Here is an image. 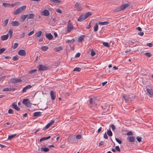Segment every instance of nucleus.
<instances>
[{"label":"nucleus","mask_w":153,"mask_h":153,"mask_svg":"<svg viewBox=\"0 0 153 153\" xmlns=\"http://www.w3.org/2000/svg\"><path fill=\"white\" fill-rule=\"evenodd\" d=\"M34 31L33 30L30 32L29 33H28V35L29 36H30L32 35L34 33Z\"/></svg>","instance_id":"54"},{"label":"nucleus","mask_w":153,"mask_h":153,"mask_svg":"<svg viewBox=\"0 0 153 153\" xmlns=\"http://www.w3.org/2000/svg\"><path fill=\"white\" fill-rule=\"evenodd\" d=\"M8 113L9 114H13V110L11 109H10L8 110Z\"/></svg>","instance_id":"47"},{"label":"nucleus","mask_w":153,"mask_h":153,"mask_svg":"<svg viewBox=\"0 0 153 153\" xmlns=\"http://www.w3.org/2000/svg\"><path fill=\"white\" fill-rule=\"evenodd\" d=\"M136 139H137V141H138V142H142V138L141 137L137 136L136 137Z\"/></svg>","instance_id":"38"},{"label":"nucleus","mask_w":153,"mask_h":153,"mask_svg":"<svg viewBox=\"0 0 153 153\" xmlns=\"http://www.w3.org/2000/svg\"><path fill=\"white\" fill-rule=\"evenodd\" d=\"M22 81V80L21 79L18 78H13L11 79V82L13 84L20 82H21Z\"/></svg>","instance_id":"10"},{"label":"nucleus","mask_w":153,"mask_h":153,"mask_svg":"<svg viewBox=\"0 0 153 153\" xmlns=\"http://www.w3.org/2000/svg\"><path fill=\"white\" fill-rule=\"evenodd\" d=\"M27 17V15H25L22 16L21 17V21L22 22H24L26 19Z\"/></svg>","instance_id":"25"},{"label":"nucleus","mask_w":153,"mask_h":153,"mask_svg":"<svg viewBox=\"0 0 153 153\" xmlns=\"http://www.w3.org/2000/svg\"><path fill=\"white\" fill-rule=\"evenodd\" d=\"M36 71V69H34V70H31L29 71V73L30 74H32L34 72H35V71Z\"/></svg>","instance_id":"50"},{"label":"nucleus","mask_w":153,"mask_h":153,"mask_svg":"<svg viewBox=\"0 0 153 153\" xmlns=\"http://www.w3.org/2000/svg\"><path fill=\"white\" fill-rule=\"evenodd\" d=\"M41 14L44 16H48L49 15L50 13L48 10H45L41 12Z\"/></svg>","instance_id":"12"},{"label":"nucleus","mask_w":153,"mask_h":153,"mask_svg":"<svg viewBox=\"0 0 153 153\" xmlns=\"http://www.w3.org/2000/svg\"><path fill=\"white\" fill-rule=\"evenodd\" d=\"M25 36V33L24 32L22 33L20 35V37L23 38Z\"/></svg>","instance_id":"53"},{"label":"nucleus","mask_w":153,"mask_h":153,"mask_svg":"<svg viewBox=\"0 0 153 153\" xmlns=\"http://www.w3.org/2000/svg\"><path fill=\"white\" fill-rule=\"evenodd\" d=\"M136 29L138 30L139 31H142V29L140 27H137L136 28Z\"/></svg>","instance_id":"64"},{"label":"nucleus","mask_w":153,"mask_h":153,"mask_svg":"<svg viewBox=\"0 0 153 153\" xmlns=\"http://www.w3.org/2000/svg\"><path fill=\"white\" fill-rule=\"evenodd\" d=\"M11 24L13 26H18L19 25V22L17 21H12Z\"/></svg>","instance_id":"18"},{"label":"nucleus","mask_w":153,"mask_h":153,"mask_svg":"<svg viewBox=\"0 0 153 153\" xmlns=\"http://www.w3.org/2000/svg\"><path fill=\"white\" fill-rule=\"evenodd\" d=\"M62 50V48L61 47L56 48H55V50L56 51H59Z\"/></svg>","instance_id":"35"},{"label":"nucleus","mask_w":153,"mask_h":153,"mask_svg":"<svg viewBox=\"0 0 153 153\" xmlns=\"http://www.w3.org/2000/svg\"><path fill=\"white\" fill-rule=\"evenodd\" d=\"M94 31L95 32H96L98 30V25L97 23L95 24V25L94 27Z\"/></svg>","instance_id":"31"},{"label":"nucleus","mask_w":153,"mask_h":153,"mask_svg":"<svg viewBox=\"0 0 153 153\" xmlns=\"http://www.w3.org/2000/svg\"><path fill=\"white\" fill-rule=\"evenodd\" d=\"M26 8V6L25 5L17 9L15 12L13 13L14 15H16L24 11Z\"/></svg>","instance_id":"4"},{"label":"nucleus","mask_w":153,"mask_h":153,"mask_svg":"<svg viewBox=\"0 0 153 153\" xmlns=\"http://www.w3.org/2000/svg\"><path fill=\"white\" fill-rule=\"evenodd\" d=\"M107 134L109 136H112V133L110 130H109L107 131Z\"/></svg>","instance_id":"33"},{"label":"nucleus","mask_w":153,"mask_h":153,"mask_svg":"<svg viewBox=\"0 0 153 153\" xmlns=\"http://www.w3.org/2000/svg\"><path fill=\"white\" fill-rule=\"evenodd\" d=\"M81 54L80 53H77L75 55V57H78L80 56Z\"/></svg>","instance_id":"57"},{"label":"nucleus","mask_w":153,"mask_h":153,"mask_svg":"<svg viewBox=\"0 0 153 153\" xmlns=\"http://www.w3.org/2000/svg\"><path fill=\"white\" fill-rule=\"evenodd\" d=\"M129 5L130 4L128 3L120 5V6H118L115 8V11L118 12L123 10L128 7Z\"/></svg>","instance_id":"3"},{"label":"nucleus","mask_w":153,"mask_h":153,"mask_svg":"<svg viewBox=\"0 0 153 153\" xmlns=\"http://www.w3.org/2000/svg\"><path fill=\"white\" fill-rule=\"evenodd\" d=\"M11 106L13 108L17 111H19L20 110V108L18 107L17 105L15 104V102L13 103L11 105Z\"/></svg>","instance_id":"14"},{"label":"nucleus","mask_w":153,"mask_h":153,"mask_svg":"<svg viewBox=\"0 0 153 153\" xmlns=\"http://www.w3.org/2000/svg\"><path fill=\"white\" fill-rule=\"evenodd\" d=\"M103 45L104 46L107 47H109V43L108 42H103Z\"/></svg>","instance_id":"42"},{"label":"nucleus","mask_w":153,"mask_h":153,"mask_svg":"<svg viewBox=\"0 0 153 153\" xmlns=\"http://www.w3.org/2000/svg\"><path fill=\"white\" fill-rule=\"evenodd\" d=\"M92 15V13L90 12L86 13L84 14L81 15L78 19V21L79 22H82Z\"/></svg>","instance_id":"2"},{"label":"nucleus","mask_w":153,"mask_h":153,"mask_svg":"<svg viewBox=\"0 0 153 153\" xmlns=\"http://www.w3.org/2000/svg\"><path fill=\"white\" fill-rule=\"evenodd\" d=\"M146 46L151 48L153 46V45L152 43H148L146 44Z\"/></svg>","instance_id":"51"},{"label":"nucleus","mask_w":153,"mask_h":153,"mask_svg":"<svg viewBox=\"0 0 153 153\" xmlns=\"http://www.w3.org/2000/svg\"><path fill=\"white\" fill-rule=\"evenodd\" d=\"M147 93L152 96H153V90L152 89H147Z\"/></svg>","instance_id":"23"},{"label":"nucleus","mask_w":153,"mask_h":153,"mask_svg":"<svg viewBox=\"0 0 153 153\" xmlns=\"http://www.w3.org/2000/svg\"><path fill=\"white\" fill-rule=\"evenodd\" d=\"M18 54L20 56H25L26 54V53L25 50H20L18 51Z\"/></svg>","instance_id":"13"},{"label":"nucleus","mask_w":153,"mask_h":153,"mask_svg":"<svg viewBox=\"0 0 153 153\" xmlns=\"http://www.w3.org/2000/svg\"><path fill=\"white\" fill-rule=\"evenodd\" d=\"M81 70V69L79 67H76L74 70V71H77L78 72L80 71Z\"/></svg>","instance_id":"39"},{"label":"nucleus","mask_w":153,"mask_h":153,"mask_svg":"<svg viewBox=\"0 0 153 153\" xmlns=\"http://www.w3.org/2000/svg\"><path fill=\"white\" fill-rule=\"evenodd\" d=\"M50 95L51 99L53 100H54L56 97L55 93L54 91H51L50 92Z\"/></svg>","instance_id":"15"},{"label":"nucleus","mask_w":153,"mask_h":153,"mask_svg":"<svg viewBox=\"0 0 153 153\" xmlns=\"http://www.w3.org/2000/svg\"><path fill=\"white\" fill-rule=\"evenodd\" d=\"M18 46V43H15L13 46L12 47V48L13 49H16Z\"/></svg>","instance_id":"41"},{"label":"nucleus","mask_w":153,"mask_h":153,"mask_svg":"<svg viewBox=\"0 0 153 153\" xmlns=\"http://www.w3.org/2000/svg\"><path fill=\"white\" fill-rule=\"evenodd\" d=\"M22 103L28 107H30L31 105V103L28 99H24Z\"/></svg>","instance_id":"7"},{"label":"nucleus","mask_w":153,"mask_h":153,"mask_svg":"<svg viewBox=\"0 0 153 153\" xmlns=\"http://www.w3.org/2000/svg\"><path fill=\"white\" fill-rule=\"evenodd\" d=\"M9 21V19H6L4 22V25L5 26H7V23H8Z\"/></svg>","instance_id":"44"},{"label":"nucleus","mask_w":153,"mask_h":153,"mask_svg":"<svg viewBox=\"0 0 153 153\" xmlns=\"http://www.w3.org/2000/svg\"><path fill=\"white\" fill-rule=\"evenodd\" d=\"M50 1L54 3H60L61 1L59 0H50Z\"/></svg>","instance_id":"37"},{"label":"nucleus","mask_w":153,"mask_h":153,"mask_svg":"<svg viewBox=\"0 0 153 153\" xmlns=\"http://www.w3.org/2000/svg\"><path fill=\"white\" fill-rule=\"evenodd\" d=\"M56 12H57L61 13H62V11L59 9H57L56 10Z\"/></svg>","instance_id":"62"},{"label":"nucleus","mask_w":153,"mask_h":153,"mask_svg":"<svg viewBox=\"0 0 153 153\" xmlns=\"http://www.w3.org/2000/svg\"><path fill=\"white\" fill-rule=\"evenodd\" d=\"M8 33L10 35V38H11L12 36V34L13 33V30L11 29L10 30Z\"/></svg>","instance_id":"46"},{"label":"nucleus","mask_w":153,"mask_h":153,"mask_svg":"<svg viewBox=\"0 0 153 153\" xmlns=\"http://www.w3.org/2000/svg\"><path fill=\"white\" fill-rule=\"evenodd\" d=\"M98 23L100 25H108L109 23V22H99Z\"/></svg>","instance_id":"29"},{"label":"nucleus","mask_w":153,"mask_h":153,"mask_svg":"<svg viewBox=\"0 0 153 153\" xmlns=\"http://www.w3.org/2000/svg\"><path fill=\"white\" fill-rule=\"evenodd\" d=\"M104 141H100L99 144V146H101L102 145L104 144Z\"/></svg>","instance_id":"55"},{"label":"nucleus","mask_w":153,"mask_h":153,"mask_svg":"<svg viewBox=\"0 0 153 153\" xmlns=\"http://www.w3.org/2000/svg\"><path fill=\"white\" fill-rule=\"evenodd\" d=\"M26 15L27 16V19H33L35 16V15L33 13L29 14Z\"/></svg>","instance_id":"21"},{"label":"nucleus","mask_w":153,"mask_h":153,"mask_svg":"<svg viewBox=\"0 0 153 153\" xmlns=\"http://www.w3.org/2000/svg\"><path fill=\"white\" fill-rule=\"evenodd\" d=\"M115 140L120 144H121L122 143L121 141L118 138H115Z\"/></svg>","instance_id":"48"},{"label":"nucleus","mask_w":153,"mask_h":153,"mask_svg":"<svg viewBox=\"0 0 153 153\" xmlns=\"http://www.w3.org/2000/svg\"><path fill=\"white\" fill-rule=\"evenodd\" d=\"M49 150V149L48 148H41V151H44L45 152H48Z\"/></svg>","instance_id":"28"},{"label":"nucleus","mask_w":153,"mask_h":153,"mask_svg":"<svg viewBox=\"0 0 153 153\" xmlns=\"http://www.w3.org/2000/svg\"><path fill=\"white\" fill-rule=\"evenodd\" d=\"M51 137V136H48L46 137H43L42 138H41L39 140V141L40 142H41L43 140H46L47 139L50 138Z\"/></svg>","instance_id":"26"},{"label":"nucleus","mask_w":153,"mask_h":153,"mask_svg":"<svg viewBox=\"0 0 153 153\" xmlns=\"http://www.w3.org/2000/svg\"><path fill=\"white\" fill-rule=\"evenodd\" d=\"M16 135V134H14L13 135H9L8 137V140H11Z\"/></svg>","instance_id":"32"},{"label":"nucleus","mask_w":153,"mask_h":153,"mask_svg":"<svg viewBox=\"0 0 153 153\" xmlns=\"http://www.w3.org/2000/svg\"><path fill=\"white\" fill-rule=\"evenodd\" d=\"M48 48V47L46 46H42L41 48V50L44 51H47Z\"/></svg>","instance_id":"30"},{"label":"nucleus","mask_w":153,"mask_h":153,"mask_svg":"<svg viewBox=\"0 0 153 153\" xmlns=\"http://www.w3.org/2000/svg\"><path fill=\"white\" fill-rule=\"evenodd\" d=\"M122 97L124 99L125 101L126 102H128V101H131L133 99V97L130 95H122Z\"/></svg>","instance_id":"6"},{"label":"nucleus","mask_w":153,"mask_h":153,"mask_svg":"<svg viewBox=\"0 0 153 153\" xmlns=\"http://www.w3.org/2000/svg\"><path fill=\"white\" fill-rule=\"evenodd\" d=\"M89 101L92 107H97L100 105V102L97 97H93L90 98Z\"/></svg>","instance_id":"1"},{"label":"nucleus","mask_w":153,"mask_h":153,"mask_svg":"<svg viewBox=\"0 0 153 153\" xmlns=\"http://www.w3.org/2000/svg\"><path fill=\"white\" fill-rule=\"evenodd\" d=\"M54 120L51 121L48 123L45 127L43 128V130H45L48 128L51 125L54 123Z\"/></svg>","instance_id":"11"},{"label":"nucleus","mask_w":153,"mask_h":153,"mask_svg":"<svg viewBox=\"0 0 153 153\" xmlns=\"http://www.w3.org/2000/svg\"><path fill=\"white\" fill-rule=\"evenodd\" d=\"M45 36L46 38L49 40H51L53 39V36L51 33H46Z\"/></svg>","instance_id":"17"},{"label":"nucleus","mask_w":153,"mask_h":153,"mask_svg":"<svg viewBox=\"0 0 153 153\" xmlns=\"http://www.w3.org/2000/svg\"><path fill=\"white\" fill-rule=\"evenodd\" d=\"M27 89L25 87L22 90V92L23 93L24 92H26L27 90Z\"/></svg>","instance_id":"63"},{"label":"nucleus","mask_w":153,"mask_h":153,"mask_svg":"<svg viewBox=\"0 0 153 153\" xmlns=\"http://www.w3.org/2000/svg\"><path fill=\"white\" fill-rule=\"evenodd\" d=\"M75 39H73L71 40H68L66 42L67 43H72L74 42H75Z\"/></svg>","instance_id":"36"},{"label":"nucleus","mask_w":153,"mask_h":153,"mask_svg":"<svg viewBox=\"0 0 153 153\" xmlns=\"http://www.w3.org/2000/svg\"><path fill=\"white\" fill-rule=\"evenodd\" d=\"M42 115V113L39 111L36 112L34 113L33 116L34 117H38Z\"/></svg>","instance_id":"19"},{"label":"nucleus","mask_w":153,"mask_h":153,"mask_svg":"<svg viewBox=\"0 0 153 153\" xmlns=\"http://www.w3.org/2000/svg\"><path fill=\"white\" fill-rule=\"evenodd\" d=\"M95 54V53L92 50L91 52V55L92 56H94Z\"/></svg>","instance_id":"56"},{"label":"nucleus","mask_w":153,"mask_h":153,"mask_svg":"<svg viewBox=\"0 0 153 153\" xmlns=\"http://www.w3.org/2000/svg\"><path fill=\"white\" fill-rule=\"evenodd\" d=\"M74 27L73 26L72 23H71L70 20H69L68 22L67 25V31L68 32H70L73 29Z\"/></svg>","instance_id":"5"},{"label":"nucleus","mask_w":153,"mask_h":153,"mask_svg":"<svg viewBox=\"0 0 153 153\" xmlns=\"http://www.w3.org/2000/svg\"><path fill=\"white\" fill-rule=\"evenodd\" d=\"M13 88H4L3 89V91H13Z\"/></svg>","instance_id":"27"},{"label":"nucleus","mask_w":153,"mask_h":153,"mask_svg":"<svg viewBox=\"0 0 153 153\" xmlns=\"http://www.w3.org/2000/svg\"><path fill=\"white\" fill-rule=\"evenodd\" d=\"M81 136L80 135H77L76 136V138L77 139H79L81 138Z\"/></svg>","instance_id":"60"},{"label":"nucleus","mask_w":153,"mask_h":153,"mask_svg":"<svg viewBox=\"0 0 153 153\" xmlns=\"http://www.w3.org/2000/svg\"><path fill=\"white\" fill-rule=\"evenodd\" d=\"M42 34V32L41 31H39L36 32L35 34V36L36 38H37L41 36Z\"/></svg>","instance_id":"22"},{"label":"nucleus","mask_w":153,"mask_h":153,"mask_svg":"<svg viewBox=\"0 0 153 153\" xmlns=\"http://www.w3.org/2000/svg\"><path fill=\"white\" fill-rule=\"evenodd\" d=\"M138 35L141 36H142L143 35L144 33L143 32H139L138 33Z\"/></svg>","instance_id":"58"},{"label":"nucleus","mask_w":153,"mask_h":153,"mask_svg":"<svg viewBox=\"0 0 153 153\" xmlns=\"http://www.w3.org/2000/svg\"><path fill=\"white\" fill-rule=\"evenodd\" d=\"M127 140L129 142H134L135 138L134 136H128L127 137Z\"/></svg>","instance_id":"16"},{"label":"nucleus","mask_w":153,"mask_h":153,"mask_svg":"<svg viewBox=\"0 0 153 153\" xmlns=\"http://www.w3.org/2000/svg\"><path fill=\"white\" fill-rule=\"evenodd\" d=\"M117 150V151L120 152V150L118 146H115V150Z\"/></svg>","instance_id":"49"},{"label":"nucleus","mask_w":153,"mask_h":153,"mask_svg":"<svg viewBox=\"0 0 153 153\" xmlns=\"http://www.w3.org/2000/svg\"><path fill=\"white\" fill-rule=\"evenodd\" d=\"M6 50V49L4 48L0 49V55L2 53Z\"/></svg>","instance_id":"43"},{"label":"nucleus","mask_w":153,"mask_h":153,"mask_svg":"<svg viewBox=\"0 0 153 153\" xmlns=\"http://www.w3.org/2000/svg\"><path fill=\"white\" fill-rule=\"evenodd\" d=\"M19 58L17 56H14L13 57V61H17L19 59Z\"/></svg>","instance_id":"45"},{"label":"nucleus","mask_w":153,"mask_h":153,"mask_svg":"<svg viewBox=\"0 0 153 153\" xmlns=\"http://www.w3.org/2000/svg\"><path fill=\"white\" fill-rule=\"evenodd\" d=\"M39 70L40 71H44L49 69V67L42 65H39Z\"/></svg>","instance_id":"8"},{"label":"nucleus","mask_w":153,"mask_h":153,"mask_svg":"<svg viewBox=\"0 0 153 153\" xmlns=\"http://www.w3.org/2000/svg\"><path fill=\"white\" fill-rule=\"evenodd\" d=\"M127 135L128 136L132 135H133L132 132L131 131H129L127 133Z\"/></svg>","instance_id":"52"},{"label":"nucleus","mask_w":153,"mask_h":153,"mask_svg":"<svg viewBox=\"0 0 153 153\" xmlns=\"http://www.w3.org/2000/svg\"><path fill=\"white\" fill-rule=\"evenodd\" d=\"M25 87L27 89H28L30 88L31 87H32V86H31L30 85H27L26 86H25Z\"/></svg>","instance_id":"61"},{"label":"nucleus","mask_w":153,"mask_h":153,"mask_svg":"<svg viewBox=\"0 0 153 153\" xmlns=\"http://www.w3.org/2000/svg\"><path fill=\"white\" fill-rule=\"evenodd\" d=\"M74 7L78 11H80L82 10L83 8L81 5L78 3H76L74 5Z\"/></svg>","instance_id":"9"},{"label":"nucleus","mask_w":153,"mask_h":153,"mask_svg":"<svg viewBox=\"0 0 153 153\" xmlns=\"http://www.w3.org/2000/svg\"><path fill=\"white\" fill-rule=\"evenodd\" d=\"M85 35H82L80 36L78 39V41L79 42H81L84 39L85 37Z\"/></svg>","instance_id":"24"},{"label":"nucleus","mask_w":153,"mask_h":153,"mask_svg":"<svg viewBox=\"0 0 153 153\" xmlns=\"http://www.w3.org/2000/svg\"><path fill=\"white\" fill-rule=\"evenodd\" d=\"M91 22H90V23L89 24V25L86 27V28L87 29H89L91 27Z\"/></svg>","instance_id":"59"},{"label":"nucleus","mask_w":153,"mask_h":153,"mask_svg":"<svg viewBox=\"0 0 153 153\" xmlns=\"http://www.w3.org/2000/svg\"><path fill=\"white\" fill-rule=\"evenodd\" d=\"M9 37L8 34L2 36L1 37V39L2 41H4L7 39Z\"/></svg>","instance_id":"20"},{"label":"nucleus","mask_w":153,"mask_h":153,"mask_svg":"<svg viewBox=\"0 0 153 153\" xmlns=\"http://www.w3.org/2000/svg\"><path fill=\"white\" fill-rule=\"evenodd\" d=\"M2 6L5 7H8L10 5V3H2Z\"/></svg>","instance_id":"34"},{"label":"nucleus","mask_w":153,"mask_h":153,"mask_svg":"<svg viewBox=\"0 0 153 153\" xmlns=\"http://www.w3.org/2000/svg\"><path fill=\"white\" fill-rule=\"evenodd\" d=\"M145 55L148 57H150L152 56V54L149 52L145 53Z\"/></svg>","instance_id":"40"}]
</instances>
